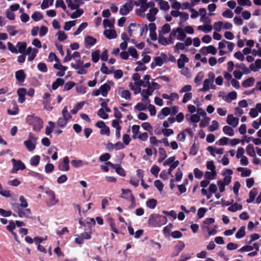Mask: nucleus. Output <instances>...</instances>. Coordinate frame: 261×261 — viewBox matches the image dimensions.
Returning a JSON list of instances; mask_svg holds the SVG:
<instances>
[{"label":"nucleus","instance_id":"f257e3e1","mask_svg":"<svg viewBox=\"0 0 261 261\" xmlns=\"http://www.w3.org/2000/svg\"><path fill=\"white\" fill-rule=\"evenodd\" d=\"M167 222L166 216L160 214H151L148 219V225L151 227H160L165 224Z\"/></svg>","mask_w":261,"mask_h":261},{"label":"nucleus","instance_id":"f03ea898","mask_svg":"<svg viewBox=\"0 0 261 261\" xmlns=\"http://www.w3.org/2000/svg\"><path fill=\"white\" fill-rule=\"evenodd\" d=\"M26 122L31 125H33V130L39 132L43 126V122L42 120L34 115H28L26 118Z\"/></svg>","mask_w":261,"mask_h":261},{"label":"nucleus","instance_id":"7ed1b4c3","mask_svg":"<svg viewBox=\"0 0 261 261\" xmlns=\"http://www.w3.org/2000/svg\"><path fill=\"white\" fill-rule=\"evenodd\" d=\"M132 79L135 82V84L139 87V89L138 91H135L134 93L137 94L140 93L141 91V89L140 86H143V87H146V86L145 85L144 82L140 79V75L139 73H134L132 76Z\"/></svg>","mask_w":261,"mask_h":261},{"label":"nucleus","instance_id":"20e7f679","mask_svg":"<svg viewBox=\"0 0 261 261\" xmlns=\"http://www.w3.org/2000/svg\"><path fill=\"white\" fill-rule=\"evenodd\" d=\"M133 9V6L132 5V3H131L130 0L128 3H126L120 8L119 13L122 15H127Z\"/></svg>","mask_w":261,"mask_h":261},{"label":"nucleus","instance_id":"39448f33","mask_svg":"<svg viewBox=\"0 0 261 261\" xmlns=\"http://www.w3.org/2000/svg\"><path fill=\"white\" fill-rule=\"evenodd\" d=\"M185 244L184 242L178 241L177 244L174 246L173 251L171 255V257L177 256L180 251L185 248Z\"/></svg>","mask_w":261,"mask_h":261},{"label":"nucleus","instance_id":"423d86ee","mask_svg":"<svg viewBox=\"0 0 261 261\" xmlns=\"http://www.w3.org/2000/svg\"><path fill=\"white\" fill-rule=\"evenodd\" d=\"M106 164L107 165L110 166L113 169H115L118 174L123 177L125 176L126 173L124 169L122 168L119 164H114L110 162H107Z\"/></svg>","mask_w":261,"mask_h":261},{"label":"nucleus","instance_id":"0eeeda50","mask_svg":"<svg viewBox=\"0 0 261 261\" xmlns=\"http://www.w3.org/2000/svg\"><path fill=\"white\" fill-rule=\"evenodd\" d=\"M69 160L68 156L63 158V162L58 165V169L60 171H67L69 170Z\"/></svg>","mask_w":261,"mask_h":261},{"label":"nucleus","instance_id":"6e6552de","mask_svg":"<svg viewBox=\"0 0 261 261\" xmlns=\"http://www.w3.org/2000/svg\"><path fill=\"white\" fill-rule=\"evenodd\" d=\"M233 173L232 170L230 169H226L225 171L222 174L224 176L223 181H222L226 186L228 185L231 181V176Z\"/></svg>","mask_w":261,"mask_h":261},{"label":"nucleus","instance_id":"1a4fd4ad","mask_svg":"<svg viewBox=\"0 0 261 261\" xmlns=\"http://www.w3.org/2000/svg\"><path fill=\"white\" fill-rule=\"evenodd\" d=\"M159 12L157 8L150 9L149 13L146 14L147 19L150 22H153L155 20V15Z\"/></svg>","mask_w":261,"mask_h":261},{"label":"nucleus","instance_id":"9d476101","mask_svg":"<svg viewBox=\"0 0 261 261\" xmlns=\"http://www.w3.org/2000/svg\"><path fill=\"white\" fill-rule=\"evenodd\" d=\"M189 62V59L185 54H181L180 58L177 60V66L178 68L182 69L184 67L186 63Z\"/></svg>","mask_w":261,"mask_h":261},{"label":"nucleus","instance_id":"9b49d317","mask_svg":"<svg viewBox=\"0 0 261 261\" xmlns=\"http://www.w3.org/2000/svg\"><path fill=\"white\" fill-rule=\"evenodd\" d=\"M239 118H236L232 115H228L227 117L226 122L228 124L231 125L233 127H236L239 123Z\"/></svg>","mask_w":261,"mask_h":261},{"label":"nucleus","instance_id":"f8f14e48","mask_svg":"<svg viewBox=\"0 0 261 261\" xmlns=\"http://www.w3.org/2000/svg\"><path fill=\"white\" fill-rule=\"evenodd\" d=\"M17 93L19 96L18 101L19 103H23L25 100V96L27 94V90L25 88H21L18 89Z\"/></svg>","mask_w":261,"mask_h":261},{"label":"nucleus","instance_id":"ddd939ff","mask_svg":"<svg viewBox=\"0 0 261 261\" xmlns=\"http://www.w3.org/2000/svg\"><path fill=\"white\" fill-rule=\"evenodd\" d=\"M17 214L19 217L29 218L31 214V211L30 208H27L24 210L21 209L19 206H17Z\"/></svg>","mask_w":261,"mask_h":261},{"label":"nucleus","instance_id":"4468645a","mask_svg":"<svg viewBox=\"0 0 261 261\" xmlns=\"http://www.w3.org/2000/svg\"><path fill=\"white\" fill-rule=\"evenodd\" d=\"M15 77L17 81L19 83H23L26 78V74L22 69L15 72Z\"/></svg>","mask_w":261,"mask_h":261},{"label":"nucleus","instance_id":"2eb2a0df","mask_svg":"<svg viewBox=\"0 0 261 261\" xmlns=\"http://www.w3.org/2000/svg\"><path fill=\"white\" fill-rule=\"evenodd\" d=\"M103 35L109 39H115L117 37L116 32L114 30H106L103 32Z\"/></svg>","mask_w":261,"mask_h":261},{"label":"nucleus","instance_id":"dca6fc26","mask_svg":"<svg viewBox=\"0 0 261 261\" xmlns=\"http://www.w3.org/2000/svg\"><path fill=\"white\" fill-rule=\"evenodd\" d=\"M97 40L90 36H87L85 38V43L86 48H89L96 44Z\"/></svg>","mask_w":261,"mask_h":261},{"label":"nucleus","instance_id":"f3484780","mask_svg":"<svg viewBox=\"0 0 261 261\" xmlns=\"http://www.w3.org/2000/svg\"><path fill=\"white\" fill-rule=\"evenodd\" d=\"M11 162L13 164V166L15 167L18 170H23L25 169V166L24 164L20 160H16L15 159H12Z\"/></svg>","mask_w":261,"mask_h":261},{"label":"nucleus","instance_id":"a211bd4d","mask_svg":"<svg viewBox=\"0 0 261 261\" xmlns=\"http://www.w3.org/2000/svg\"><path fill=\"white\" fill-rule=\"evenodd\" d=\"M237 97V93L236 91L229 92L227 95L223 96V99L227 102H230L231 100H234Z\"/></svg>","mask_w":261,"mask_h":261},{"label":"nucleus","instance_id":"6ab92c4d","mask_svg":"<svg viewBox=\"0 0 261 261\" xmlns=\"http://www.w3.org/2000/svg\"><path fill=\"white\" fill-rule=\"evenodd\" d=\"M119 94L122 98L126 100L130 99L131 97L130 92L128 90H123L121 88L119 89Z\"/></svg>","mask_w":261,"mask_h":261},{"label":"nucleus","instance_id":"aec40b11","mask_svg":"<svg viewBox=\"0 0 261 261\" xmlns=\"http://www.w3.org/2000/svg\"><path fill=\"white\" fill-rule=\"evenodd\" d=\"M110 89L111 87L107 83L102 85L99 88L100 93L103 97H106L108 95V92Z\"/></svg>","mask_w":261,"mask_h":261},{"label":"nucleus","instance_id":"412c9836","mask_svg":"<svg viewBox=\"0 0 261 261\" xmlns=\"http://www.w3.org/2000/svg\"><path fill=\"white\" fill-rule=\"evenodd\" d=\"M27 43L25 42H18L16 44V46L18 48V53L24 54L25 53V49H27Z\"/></svg>","mask_w":261,"mask_h":261},{"label":"nucleus","instance_id":"4be33fe9","mask_svg":"<svg viewBox=\"0 0 261 261\" xmlns=\"http://www.w3.org/2000/svg\"><path fill=\"white\" fill-rule=\"evenodd\" d=\"M156 2L159 5L161 10H164L165 11L169 10L170 6L167 1H165L164 0H156Z\"/></svg>","mask_w":261,"mask_h":261},{"label":"nucleus","instance_id":"5701e85b","mask_svg":"<svg viewBox=\"0 0 261 261\" xmlns=\"http://www.w3.org/2000/svg\"><path fill=\"white\" fill-rule=\"evenodd\" d=\"M12 105L13 106V109L12 110L8 109V113L9 115H15L18 113L19 109H18V106L16 103V102L15 101L13 100L12 101Z\"/></svg>","mask_w":261,"mask_h":261},{"label":"nucleus","instance_id":"b1692460","mask_svg":"<svg viewBox=\"0 0 261 261\" xmlns=\"http://www.w3.org/2000/svg\"><path fill=\"white\" fill-rule=\"evenodd\" d=\"M257 194V189L255 188L252 189L249 193V198L246 200V202L248 203L252 202L254 201Z\"/></svg>","mask_w":261,"mask_h":261},{"label":"nucleus","instance_id":"393cba45","mask_svg":"<svg viewBox=\"0 0 261 261\" xmlns=\"http://www.w3.org/2000/svg\"><path fill=\"white\" fill-rule=\"evenodd\" d=\"M243 208V206L241 204L237 202L231 204V206L228 207L227 210L231 212H236L238 210H241Z\"/></svg>","mask_w":261,"mask_h":261},{"label":"nucleus","instance_id":"a878e982","mask_svg":"<svg viewBox=\"0 0 261 261\" xmlns=\"http://www.w3.org/2000/svg\"><path fill=\"white\" fill-rule=\"evenodd\" d=\"M237 170L238 171L241 172V176L242 177H248L251 173V171L249 169H245L243 167H238Z\"/></svg>","mask_w":261,"mask_h":261},{"label":"nucleus","instance_id":"bb28decb","mask_svg":"<svg viewBox=\"0 0 261 261\" xmlns=\"http://www.w3.org/2000/svg\"><path fill=\"white\" fill-rule=\"evenodd\" d=\"M247 154L252 157L256 156L254 148V146L252 144H248L246 148Z\"/></svg>","mask_w":261,"mask_h":261},{"label":"nucleus","instance_id":"cd10ccee","mask_svg":"<svg viewBox=\"0 0 261 261\" xmlns=\"http://www.w3.org/2000/svg\"><path fill=\"white\" fill-rule=\"evenodd\" d=\"M176 32H178V35L176 37L177 39L181 41L184 40L186 37V32L184 30L180 27H178L176 28Z\"/></svg>","mask_w":261,"mask_h":261},{"label":"nucleus","instance_id":"c85d7f7f","mask_svg":"<svg viewBox=\"0 0 261 261\" xmlns=\"http://www.w3.org/2000/svg\"><path fill=\"white\" fill-rule=\"evenodd\" d=\"M23 144L27 149L30 151H33L36 148V145L31 140L24 141Z\"/></svg>","mask_w":261,"mask_h":261},{"label":"nucleus","instance_id":"c756f323","mask_svg":"<svg viewBox=\"0 0 261 261\" xmlns=\"http://www.w3.org/2000/svg\"><path fill=\"white\" fill-rule=\"evenodd\" d=\"M254 79L252 77H249L244 81L242 84V86L244 88L251 87L254 85Z\"/></svg>","mask_w":261,"mask_h":261},{"label":"nucleus","instance_id":"7c9ffc66","mask_svg":"<svg viewBox=\"0 0 261 261\" xmlns=\"http://www.w3.org/2000/svg\"><path fill=\"white\" fill-rule=\"evenodd\" d=\"M160 113L163 116H161V114H158V117L159 119H163L164 116H167L170 114L171 110L168 107H165L161 110Z\"/></svg>","mask_w":261,"mask_h":261},{"label":"nucleus","instance_id":"2f4dec72","mask_svg":"<svg viewBox=\"0 0 261 261\" xmlns=\"http://www.w3.org/2000/svg\"><path fill=\"white\" fill-rule=\"evenodd\" d=\"M65 81L63 79L58 78L55 82L53 83L52 89L54 90H56L59 86L64 84Z\"/></svg>","mask_w":261,"mask_h":261},{"label":"nucleus","instance_id":"473e14b6","mask_svg":"<svg viewBox=\"0 0 261 261\" xmlns=\"http://www.w3.org/2000/svg\"><path fill=\"white\" fill-rule=\"evenodd\" d=\"M146 204L148 208L154 209L157 205V200L153 198L149 199L146 202Z\"/></svg>","mask_w":261,"mask_h":261},{"label":"nucleus","instance_id":"72a5a7b5","mask_svg":"<svg viewBox=\"0 0 261 261\" xmlns=\"http://www.w3.org/2000/svg\"><path fill=\"white\" fill-rule=\"evenodd\" d=\"M217 175L216 171H206L204 173V178L207 180H212Z\"/></svg>","mask_w":261,"mask_h":261},{"label":"nucleus","instance_id":"f704fd0d","mask_svg":"<svg viewBox=\"0 0 261 261\" xmlns=\"http://www.w3.org/2000/svg\"><path fill=\"white\" fill-rule=\"evenodd\" d=\"M122 193L123 195H126V194H129V198L128 200H130L131 203L136 202L135 197L132 193V191L129 189H122Z\"/></svg>","mask_w":261,"mask_h":261},{"label":"nucleus","instance_id":"c9c22d12","mask_svg":"<svg viewBox=\"0 0 261 261\" xmlns=\"http://www.w3.org/2000/svg\"><path fill=\"white\" fill-rule=\"evenodd\" d=\"M223 133L229 136H233L234 135L233 129L229 126H224L223 128Z\"/></svg>","mask_w":261,"mask_h":261},{"label":"nucleus","instance_id":"e433bc0d","mask_svg":"<svg viewBox=\"0 0 261 261\" xmlns=\"http://www.w3.org/2000/svg\"><path fill=\"white\" fill-rule=\"evenodd\" d=\"M40 157L38 155H36L31 158L30 160V164L32 166H37L39 164Z\"/></svg>","mask_w":261,"mask_h":261},{"label":"nucleus","instance_id":"4c0bfd02","mask_svg":"<svg viewBox=\"0 0 261 261\" xmlns=\"http://www.w3.org/2000/svg\"><path fill=\"white\" fill-rule=\"evenodd\" d=\"M49 126H47L45 128V134L47 136H50L51 137V133L54 130V129L55 128L54 123L49 121L48 122Z\"/></svg>","mask_w":261,"mask_h":261},{"label":"nucleus","instance_id":"58836bf2","mask_svg":"<svg viewBox=\"0 0 261 261\" xmlns=\"http://www.w3.org/2000/svg\"><path fill=\"white\" fill-rule=\"evenodd\" d=\"M108 223H109L113 231L117 234L120 233V232L116 228V224L113 218H109L108 220Z\"/></svg>","mask_w":261,"mask_h":261},{"label":"nucleus","instance_id":"ea45409f","mask_svg":"<svg viewBox=\"0 0 261 261\" xmlns=\"http://www.w3.org/2000/svg\"><path fill=\"white\" fill-rule=\"evenodd\" d=\"M100 50H96L92 53V60L94 63H97L99 60Z\"/></svg>","mask_w":261,"mask_h":261},{"label":"nucleus","instance_id":"a19ab883","mask_svg":"<svg viewBox=\"0 0 261 261\" xmlns=\"http://www.w3.org/2000/svg\"><path fill=\"white\" fill-rule=\"evenodd\" d=\"M88 26V23L87 22H83L82 23L79 27H78L77 29L76 30V31L73 33V35L74 36H77L79 35L81 32L84 30Z\"/></svg>","mask_w":261,"mask_h":261},{"label":"nucleus","instance_id":"79ce46f5","mask_svg":"<svg viewBox=\"0 0 261 261\" xmlns=\"http://www.w3.org/2000/svg\"><path fill=\"white\" fill-rule=\"evenodd\" d=\"M15 28L14 25L7 26V31L11 36H14L18 33V31L14 30Z\"/></svg>","mask_w":261,"mask_h":261},{"label":"nucleus","instance_id":"37998d69","mask_svg":"<svg viewBox=\"0 0 261 261\" xmlns=\"http://www.w3.org/2000/svg\"><path fill=\"white\" fill-rule=\"evenodd\" d=\"M68 120L65 118L60 117L57 121V124L60 127H64L66 126Z\"/></svg>","mask_w":261,"mask_h":261},{"label":"nucleus","instance_id":"c03bdc74","mask_svg":"<svg viewBox=\"0 0 261 261\" xmlns=\"http://www.w3.org/2000/svg\"><path fill=\"white\" fill-rule=\"evenodd\" d=\"M46 193L50 197L53 204H55L58 202V200H56V195L54 191L49 190L46 191Z\"/></svg>","mask_w":261,"mask_h":261},{"label":"nucleus","instance_id":"a18cd8bd","mask_svg":"<svg viewBox=\"0 0 261 261\" xmlns=\"http://www.w3.org/2000/svg\"><path fill=\"white\" fill-rule=\"evenodd\" d=\"M245 227H241L236 234V237L237 239H241L245 236Z\"/></svg>","mask_w":261,"mask_h":261},{"label":"nucleus","instance_id":"49530a36","mask_svg":"<svg viewBox=\"0 0 261 261\" xmlns=\"http://www.w3.org/2000/svg\"><path fill=\"white\" fill-rule=\"evenodd\" d=\"M179 164V161H176L170 166L169 168L168 169V171L167 172L168 175H170L171 177H173L172 174V172L175 168H176L178 166Z\"/></svg>","mask_w":261,"mask_h":261},{"label":"nucleus","instance_id":"de8ad7c7","mask_svg":"<svg viewBox=\"0 0 261 261\" xmlns=\"http://www.w3.org/2000/svg\"><path fill=\"white\" fill-rule=\"evenodd\" d=\"M158 42L160 44L163 45H166L168 44L167 39L164 37L162 34H161V32L159 33Z\"/></svg>","mask_w":261,"mask_h":261},{"label":"nucleus","instance_id":"09e8293b","mask_svg":"<svg viewBox=\"0 0 261 261\" xmlns=\"http://www.w3.org/2000/svg\"><path fill=\"white\" fill-rule=\"evenodd\" d=\"M212 83L210 79H205L203 82V87L199 90L200 91H206L210 89V84Z\"/></svg>","mask_w":261,"mask_h":261},{"label":"nucleus","instance_id":"8fccbe9b","mask_svg":"<svg viewBox=\"0 0 261 261\" xmlns=\"http://www.w3.org/2000/svg\"><path fill=\"white\" fill-rule=\"evenodd\" d=\"M31 17L35 21H38L42 19L43 16L40 12L36 11L33 13Z\"/></svg>","mask_w":261,"mask_h":261},{"label":"nucleus","instance_id":"3c124183","mask_svg":"<svg viewBox=\"0 0 261 261\" xmlns=\"http://www.w3.org/2000/svg\"><path fill=\"white\" fill-rule=\"evenodd\" d=\"M170 31L171 27L170 24L169 23H166L162 27L161 31H159V33L161 32V34L163 35L169 33Z\"/></svg>","mask_w":261,"mask_h":261},{"label":"nucleus","instance_id":"603ef678","mask_svg":"<svg viewBox=\"0 0 261 261\" xmlns=\"http://www.w3.org/2000/svg\"><path fill=\"white\" fill-rule=\"evenodd\" d=\"M185 44L183 43L178 42L174 46V51L176 53H179V50H184L185 49Z\"/></svg>","mask_w":261,"mask_h":261},{"label":"nucleus","instance_id":"864d4df0","mask_svg":"<svg viewBox=\"0 0 261 261\" xmlns=\"http://www.w3.org/2000/svg\"><path fill=\"white\" fill-rule=\"evenodd\" d=\"M75 20L69 21L65 23L64 29L65 31H69L70 29L75 25Z\"/></svg>","mask_w":261,"mask_h":261},{"label":"nucleus","instance_id":"5fc2aeb1","mask_svg":"<svg viewBox=\"0 0 261 261\" xmlns=\"http://www.w3.org/2000/svg\"><path fill=\"white\" fill-rule=\"evenodd\" d=\"M84 13L83 9H77L75 12H73L71 15L70 17L72 19L80 17Z\"/></svg>","mask_w":261,"mask_h":261},{"label":"nucleus","instance_id":"6e6d98bb","mask_svg":"<svg viewBox=\"0 0 261 261\" xmlns=\"http://www.w3.org/2000/svg\"><path fill=\"white\" fill-rule=\"evenodd\" d=\"M58 35V39L60 41H63L66 40L67 38V35L65 33L64 31H59L57 34Z\"/></svg>","mask_w":261,"mask_h":261},{"label":"nucleus","instance_id":"4d7b16f0","mask_svg":"<svg viewBox=\"0 0 261 261\" xmlns=\"http://www.w3.org/2000/svg\"><path fill=\"white\" fill-rule=\"evenodd\" d=\"M128 51L130 55L135 59H138L139 58V55L138 54L137 50L134 48L133 47H130L128 49Z\"/></svg>","mask_w":261,"mask_h":261},{"label":"nucleus","instance_id":"13d9d810","mask_svg":"<svg viewBox=\"0 0 261 261\" xmlns=\"http://www.w3.org/2000/svg\"><path fill=\"white\" fill-rule=\"evenodd\" d=\"M68 7L71 10L77 9L80 7L79 4H73L72 0H66Z\"/></svg>","mask_w":261,"mask_h":261},{"label":"nucleus","instance_id":"bf43d9fd","mask_svg":"<svg viewBox=\"0 0 261 261\" xmlns=\"http://www.w3.org/2000/svg\"><path fill=\"white\" fill-rule=\"evenodd\" d=\"M219 127V123L216 120H213L212 122V125H211L208 127V130L210 132H214L215 130L217 129Z\"/></svg>","mask_w":261,"mask_h":261},{"label":"nucleus","instance_id":"052dcab7","mask_svg":"<svg viewBox=\"0 0 261 261\" xmlns=\"http://www.w3.org/2000/svg\"><path fill=\"white\" fill-rule=\"evenodd\" d=\"M83 61L79 59L76 61L75 64L71 63V66L75 69H77L79 68H80L81 67H83Z\"/></svg>","mask_w":261,"mask_h":261},{"label":"nucleus","instance_id":"680f3d73","mask_svg":"<svg viewBox=\"0 0 261 261\" xmlns=\"http://www.w3.org/2000/svg\"><path fill=\"white\" fill-rule=\"evenodd\" d=\"M97 115L103 119H107L109 115L102 108L100 109L97 112Z\"/></svg>","mask_w":261,"mask_h":261},{"label":"nucleus","instance_id":"e2e57ef3","mask_svg":"<svg viewBox=\"0 0 261 261\" xmlns=\"http://www.w3.org/2000/svg\"><path fill=\"white\" fill-rule=\"evenodd\" d=\"M137 64H138V66L135 69L136 71H144L146 70L147 67L141 61H137Z\"/></svg>","mask_w":261,"mask_h":261},{"label":"nucleus","instance_id":"0e129e2a","mask_svg":"<svg viewBox=\"0 0 261 261\" xmlns=\"http://www.w3.org/2000/svg\"><path fill=\"white\" fill-rule=\"evenodd\" d=\"M50 94L49 93H45L43 97V102L44 107L45 108L47 103H49L50 102Z\"/></svg>","mask_w":261,"mask_h":261},{"label":"nucleus","instance_id":"69168bd1","mask_svg":"<svg viewBox=\"0 0 261 261\" xmlns=\"http://www.w3.org/2000/svg\"><path fill=\"white\" fill-rule=\"evenodd\" d=\"M160 171V168L158 166L154 165L150 169L151 173L156 177L158 176V173Z\"/></svg>","mask_w":261,"mask_h":261},{"label":"nucleus","instance_id":"338daca9","mask_svg":"<svg viewBox=\"0 0 261 261\" xmlns=\"http://www.w3.org/2000/svg\"><path fill=\"white\" fill-rule=\"evenodd\" d=\"M200 120V117L198 114H193L190 116V120L191 122L196 123Z\"/></svg>","mask_w":261,"mask_h":261},{"label":"nucleus","instance_id":"774afa93","mask_svg":"<svg viewBox=\"0 0 261 261\" xmlns=\"http://www.w3.org/2000/svg\"><path fill=\"white\" fill-rule=\"evenodd\" d=\"M195 177L197 179H201L203 176V172L198 168H195L193 171Z\"/></svg>","mask_w":261,"mask_h":261}]
</instances>
